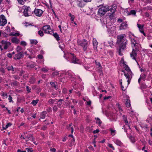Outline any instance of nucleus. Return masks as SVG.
<instances>
[{"label":"nucleus","instance_id":"1","mask_svg":"<svg viewBox=\"0 0 152 152\" xmlns=\"http://www.w3.org/2000/svg\"><path fill=\"white\" fill-rule=\"evenodd\" d=\"M125 35H120L117 37V43L119 45V53L121 55V52L124 50L126 48V46L127 44V41L125 38Z\"/></svg>","mask_w":152,"mask_h":152},{"label":"nucleus","instance_id":"2","mask_svg":"<svg viewBox=\"0 0 152 152\" xmlns=\"http://www.w3.org/2000/svg\"><path fill=\"white\" fill-rule=\"evenodd\" d=\"M121 61H123V64H124V67L125 70L128 72L127 73H126L124 70H122V72L124 73V75L126 77V79H127L128 84H129L130 83V80L132 78V72L128 66L125 64V62L124 61V60L122 59L121 60Z\"/></svg>","mask_w":152,"mask_h":152},{"label":"nucleus","instance_id":"3","mask_svg":"<svg viewBox=\"0 0 152 152\" xmlns=\"http://www.w3.org/2000/svg\"><path fill=\"white\" fill-rule=\"evenodd\" d=\"M111 7L112 6H102L98 9V15L101 17L103 16L107 11H109Z\"/></svg>","mask_w":152,"mask_h":152},{"label":"nucleus","instance_id":"4","mask_svg":"<svg viewBox=\"0 0 152 152\" xmlns=\"http://www.w3.org/2000/svg\"><path fill=\"white\" fill-rule=\"evenodd\" d=\"M78 44L80 46L83 48L84 51L86 50L88 47V42L85 39L81 40H77Z\"/></svg>","mask_w":152,"mask_h":152},{"label":"nucleus","instance_id":"5","mask_svg":"<svg viewBox=\"0 0 152 152\" xmlns=\"http://www.w3.org/2000/svg\"><path fill=\"white\" fill-rule=\"evenodd\" d=\"M112 7H111V9L109 10V11L110 12H109L108 13L110 18L111 20H112L114 17L113 14L115 13L117 8V6L115 5H112Z\"/></svg>","mask_w":152,"mask_h":152},{"label":"nucleus","instance_id":"6","mask_svg":"<svg viewBox=\"0 0 152 152\" xmlns=\"http://www.w3.org/2000/svg\"><path fill=\"white\" fill-rule=\"evenodd\" d=\"M7 23V20L5 17L3 15L0 16V26H4Z\"/></svg>","mask_w":152,"mask_h":152},{"label":"nucleus","instance_id":"7","mask_svg":"<svg viewBox=\"0 0 152 152\" xmlns=\"http://www.w3.org/2000/svg\"><path fill=\"white\" fill-rule=\"evenodd\" d=\"M41 29L44 31L45 33L51 34L50 30H51V28L50 26L49 25L44 26Z\"/></svg>","mask_w":152,"mask_h":152},{"label":"nucleus","instance_id":"8","mask_svg":"<svg viewBox=\"0 0 152 152\" xmlns=\"http://www.w3.org/2000/svg\"><path fill=\"white\" fill-rule=\"evenodd\" d=\"M1 43L2 45L4 47V49L5 50L7 49L11 44V43L10 42L4 40H2L1 41Z\"/></svg>","mask_w":152,"mask_h":152},{"label":"nucleus","instance_id":"9","mask_svg":"<svg viewBox=\"0 0 152 152\" xmlns=\"http://www.w3.org/2000/svg\"><path fill=\"white\" fill-rule=\"evenodd\" d=\"M33 12L36 16L38 17H40L43 13L42 10L39 9L35 8Z\"/></svg>","mask_w":152,"mask_h":152},{"label":"nucleus","instance_id":"10","mask_svg":"<svg viewBox=\"0 0 152 152\" xmlns=\"http://www.w3.org/2000/svg\"><path fill=\"white\" fill-rule=\"evenodd\" d=\"M23 52H21L16 54L14 57V59L15 60H19L20 59L23 57Z\"/></svg>","mask_w":152,"mask_h":152},{"label":"nucleus","instance_id":"11","mask_svg":"<svg viewBox=\"0 0 152 152\" xmlns=\"http://www.w3.org/2000/svg\"><path fill=\"white\" fill-rule=\"evenodd\" d=\"M70 54L73 56L72 59V63L74 64H80V62L79 61V60L75 56H74V54L71 53H70Z\"/></svg>","mask_w":152,"mask_h":152},{"label":"nucleus","instance_id":"12","mask_svg":"<svg viewBox=\"0 0 152 152\" xmlns=\"http://www.w3.org/2000/svg\"><path fill=\"white\" fill-rule=\"evenodd\" d=\"M26 142H27L29 140H31V141L33 142L34 144H35V142H34V139L32 134H28L27 136L26 137ZM36 144L37 145V144Z\"/></svg>","mask_w":152,"mask_h":152},{"label":"nucleus","instance_id":"13","mask_svg":"<svg viewBox=\"0 0 152 152\" xmlns=\"http://www.w3.org/2000/svg\"><path fill=\"white\" fill-rule=\"evenodd\" d=\"M137 51L135 50L134 48H133L132 52L130 54L131 57L133 59L136 60L137 55L136 51Z\"/></svg>","mask_w":152,"mask_h":152},{"label":"nucleus","instance_id":"14","mask_svg":"<svg viewBox=\"0 0 152 152\" xmlns=\"http://www.w3.org/2000/svg\"><path fill=\"white\" fill-rule=\"evenodd\" d=\"M127 26V24L126 23H122L120 26V29L123 30L126 29Z\"/></svg>","mask_w":152,"mask_h":152},{"label":"nucleus","instance_id":"15","mask_svg":"<svg viewBox=\"0 0 152 152\" xmlns=\"http://www.w3.org/2000/svg\"><path fill=\"white\" fill-rule=\"evenodd\" d=\"M93 43L94 49L95 50L97 48L98 42L96 39H93Z\"/></svg>","mask_w":152,"mask_h":152},{"label":"nucleus","instance_id":"16","mask_svg":"<svg viewBox=\"0 0 152 152\" xmlns=\"http://www.w3.org/2000/svg\"><path fill=\"white\" fill-rule=\"evenodd\" d=\"M29 7H27L26 8H25L23 12L24 15L26 17L28 16V11H29Z\"/></svg>","mask_w":152,"mask_h":152},{"label":"nucleus","instance_id":"17","mask_svg":"<svg viewBox=\"0 0 152 152\" xmlns=\"http://www.w3.org/2000/svg\"><path fill=\"white\" fill-rule=\"evenodd\" d=\"M11 41L13 43L18 44L20 42L19 40L16 37H14L11 39Z\"/></svg>","mask_w":152,"mask_h":152},{"label":"nucleus","instance_id":"18","mask_svg":"<svg viewBox=\"0 0 152 152\" xmlns=\"http://www.w3.org/2000/svg\"><path fill=\"white\" fill-rule=\"evenodd\" d=\"M140 44L138 42L134 43V44L132 45V47L133 48L134 47L135 48L134 50H138V48H139Z\"/></svg>","mask_w":152,"mask_h":152},{"label":"nucleus","instance_id":"19","mask_svg":"<svg viewBox=\"0 0 152 152\" xmlns=\"http://www.w3.org/2000/svg\"><path fill=\"white\" fill-rule=\"evenodd\" d=\"M50 84L51 86L53 87L55 89H57V83L56 82H51L50 83Z\"/></svg>","mask_w":152,"mask_h":152},{"label":"nucleus","instance_id":"20","mask_svg":"<svg viewBox=\"0 0 152 152\" xmlns=\"http://www.w3.org/2000/svg\"><path fill=\"white\" fill-rule=\"evenodd\" d=\"M77 5L80 7L82 8L84 6L83 2L82 1H77Z\"/></svg>","mask_w":152,"mask_h":152},{"label":"nucleus","instance_id":"21","mask_svg":"<svg viewBox=\"0 0 152 152\" xmlns=\"http://www.w3.org/2000/svg\"><path fill=\"white\" fill-rule=\"evenodd\" d=\"M72 123H71L70 124H69V125H67L66 128L69 130H70V129H71V133L72 134L73 132L74 129H73V127H71V126H72Z\"/></svg>","mask_w":152,"mask_h":152},{"label":"nucleus","instance_id":"22","mask_svg":"<svg viewBox=\"0 0 152 152\" xmlns=\"http://www.w3.org/2000/svg\"><path fill=\"white\" fill-rule=\"evenodd\" d=\"M47 113V112L45 111H43L40 114V118L44 119Z\"/></svg>","mask_w":152,"mask_h":152},{"label":"nucleus","instance_id":"23","mask_svg":"<svg viewBox=\"0 0 152 152\" xmlns=\"http://www.w3.org/2000/svg\"><path fill=\"white\" fill-rule=\"evenodd\" d=\"M35 79L33 77H31L29 80V82L30 84H33L35 82Z\"/></svg>","mask_w":152,"mask_h":152},{"label":"nucleus","instance_id":"24","mask_svg":"<svg viewBox=\"0 0 152 152\" xmlns=\"http://www.w3.org/2000/svg\"><path fill=\"white\" fill-rule=\"evenodd\" d=\"M137 25L138 27L139 28L140 32H141L142 31V32H143V25L137 24Z\"/></svg>","mask_w":152,"mask_h":152},{"label":"nucleus","instance_id":"25","mask_svg":"<svg viewBox=\"0 0 152 152\" xmlns=\"http://www.w3.org/2000/svg\"><path fill=\"white\" fill-rule=\"evenodd\" d=\"M136 11L134 10H131L130 12H129L127 14L128 15H134V16L136 15Z\"/></svg>","mask_w":152,"mask_h":152},{"label":"nucleus","instance_id":"26","mask_svg":"<svg viewBox=\"0 0 152 152\" xmlns=\"http://www.w3.org/2000/svg\"><path fill=\"white\" fill-rule=\"evenodd\" d=\"M53 36L57 41H59L60 40V38L59 37V35L57 33H55L53 34Z\"/></svg>","mask_w":152,"mask_h":152},{"label":"nucleus","instance_id":"27","mask_svg":"<svg viewBox=\"0 0 152 152\" xmlns=\"http://www.w3.org/2000/svg\"><path fill=\"white\" fill-rule=\"evenodd\" d=\"M95 119L96 120V123L98 124L99 125H100L102 123V122L100 120V119L98 118H95Z\"/></svg>","mask_w":152,"mask_h":152},{"label":"nucleus","instance_id":"28","mask_svg":"<svg viewBox=\"0 0 152 152\" xmlns=\"http://www.w3.org/2000/svg\"><path fill=\"white\" fill-rule=\"evenodd\" d=\"M35 66L34 64H28L26 65V66L29 68H34Z\"/></svg>","mask_w":152,"mask_h":152},{"label":"nucleus","instance_id":"29","mask_svg":"<svg viewBox=\"0 0 152 152\" xmlns=\"http://www.w3.org/2000/svg\"><path fill=\"white\" fill-rule=\"evenodd\" d=\"M131 44L132 45L134 44V43L138 42L134 38H131L130 39Z\"/></svg>","mask_w":152,"mask_h":152},{"label":"nucleus","instance_id":"30","mask_svg":"<svg viewBox=\"0 0 152 152\" xmlns=\"http://www.w3.org/2000/svg\"><path fill=\"white\" fill-rule=\"evenodd\" d=\"M39 100L38 99H37L36 100H33L31 102V104L33 105L34 106H35L36 104L38 103Z\"/></svg>","mask_w":152,"mask_h":152},{"label":"nucleus","instance_id":"31","mask_svg":"<svg viewBox=\"0 0 152 152\" xmlns=\"http://www.w3.org/2000/svg\"><path fill=\"white\" fill-rule=\"evenodd\" d=\"M12 125V124L10 123H7V125L5 126V127H3V129H6L7 128H8V127Z\"/></svg>","mask_w":152,"mask_h":152},{"label":"nucleus","instance_id":"32","mask_svg":"<svg viewBox=\"0 0 152 152\" xmlns=\"http://www.w3.org/2000/svg\"><path fill=\"white\" fill-rule=\"evenodd\" d=\"M115 143L117 145L120 146H121L122 144V142L118 140H116Z\"/></svg>","mask_w":152,"mask_h":152},{"label":"nucleus","instance_id":"33","mask_svg":"<svg viewBox=\"0 0 152 152\" xmlns=\"http://www.w3.org/2000/svg\"><path fill=\"white\" fill-rule=\"evenodd\" d=\"M130 101L129 99H127L126 101V105L127 107H129L130 106Z\"/></svg>","mask_w":152,"mask_h":152},{"label":"nucleus","instance_id":"34","mask_svg":"<svg viewBox=\"0 0 152 152\" xmlns=\"http://www.w3.org/2000/svg\"><path fill=\"white\" fill-rule=\"evenodd\" d=\"M56 100H58V102H59L58 105V107H59V106L61 105L62 104V102L64 101V100L63 99H56Z\"/></svg>","mask_w":152,"mask_h":152},{"label":"nucleus","instance_id":"35","mask_svg":"<svg viewBox=\"0 0 152 152\" xmlns=\"http://www.w3.org/2000/svg\"><path fill=\"white\" fill-rule=\"evenodd\" d=\"M7 69L8 71L12 70V71H14V69L13 68L12 66H8L7 67Z\"/></svg>","mask_w":152,"mask_h":152},{"label":"nucleus","instance_id":"36","mask_svg":"<svg viewBox=\"0 0 152 152\" xmlns=\"http://www.w3.org/2000/svg\"><path fill=\"white\" fill-rule=\"evenodd\" d=\"M110 130L111 132L112 136H114L115 135V130H113L111 128L110 129Z\"/></svg>","mask_w":152,"mask_h":152},{"label":"nucleus","instance_id":"37","mask_svg":"<svg viewBox=\"0 0 152 152\" xmlns=\"http://www.w3.org/2000/svg\"><path fill=\"white\" fill-rule=\"evenodd\" d=\"M69 16L71 17L70 20L71 21H73L75 19V16L74 15H72L71 13L69 14Z\"/></svg>","mask_w":152,"mask_h":152},{"label":"nucleus","instance_id":"38","mask_svg":"<svg viewBox=\"0 0 152 152\" xmlns=\"http://www.w3.org/2000/svg\"><path fill=\"white\" fill-rule=\"evenodd\" d=\"M38 34L41 37H42L44 35V33L41 30H39L38 32Z\"/></svg>","mask_w":152,"mask_h":152},{"label":"nucleus","instance_id":"39","mask_svg":"<svg viewBox=\"0 0 152 152\" xmlns=\"http://www.w3.org/2000/svg\"><path fill=\"white\" fill-rule=\"evenodd\" d=\"M121 80V81L120 82V84H121V88L122 89L123 91H125L126 88V86H123L122 85V83L121 82L122 80Z\"/></svg>","mask_w":152,"mask_h":152},{"label":"nucleus","instance_id":"40","mask_svg":"<svg viewBox=\"0 0 152 152\" xmlns=\"http://www.w3.org/2000/svg\"><path fill=\"white\" fill-rule=\"evenodd\" d=\"M11 85L16 86L18 85V82L16 81H14L11 83Z\"/></svg>","mask_w":152,"mask_h":152},{"label":"nucleus","instance_id":"41","mask_svg":"<svg viewBox=\"0 0 152 152\" xmlns=\"http://www.w3.org/2000/svg\"><path fill=\"white\" fill-rule=\"evenodd\" d=\"M38 43L36 40L32 39L31 40V44L36 45Z\"/></svg>","mask_w":152,"mask_h":152},{"label":"nucleus","instance_id":"42","mask_svg":"<svg viewBox=\"0 0 152 152\" xmlns=\"http://www.w3.org/2000/svg\"><path fill=\"white\" fill-rule=\"evenodd\" d=\"M54 101L53 99H50L48 101V102L49 104H53Z\"/></svg>","mask_w":152,"mask_h":152},{"label":"nucleus","instance_id":"43","mask_svg":"<svg viewBox=\"0 0 152 152\" xmlns=\"http://www.w3.org/2000/svg\"><path fill=\"white\" fill-rule=\"evenodd\" d=\"M97 68L98 69V72L101 74V73H102V66L101 65V66H98V67H97Z\"/></svg>","mask_w":152,"mask_h":152},{"label":"nucleus","instance_id":"44","mask_svg":"<svg viewBox=\"0 0 152 152\" xmlns=\"http://www.w3.org/2000/svg\"><path fill=\"white\" fill-rule=\"evenodd\" d=\"M59 74V72H54L52 74V76L55 77Z\"/></svg>","mask_w":152,"mask_h":152},{"label":"nucleus","instance_id":"45","mask_svg":"<svg viewBox=\"0 0 152 152\" xmlns=\"http://www.w3.org/2000/svg\"><path fill=\"white\" fill-rule=\"evenodd\" d=\"M29 11H28V16H31L32 14H33L34 12L32 11H31L30 8L29 7Z\"/></svg>","mask_w":152,"mask_h":152},{"label":"nucleus","instance_id":"46","mask_svg":"<svg viewBox=\"0 0 152 152\" xmlns=\"http://www.w3.org/2000/svg\"><path fill=\"white\" fill-rule=\"evenodd\" d=\"M22 50V48L20 46H18L16 48V50L17 52H19Z\"/></svg>","mask_w":152,"mask_h":152},{"label":"nucleus","instance_id":"47","mask_svg":"<svg viewBox=\"0 0 152 152\" xmlns=\"http://www.w3.org/2000/svg\"><path fill=\"white\" fill-rule=\"evenodd\" d=\"M129 138L132 142H135V140L134 137L132 136H130L129 137Z\"/></svg>","mask_w":152,"mask_h":152},{"label":"nucleus","instance_id":"48","mask_svg":"<svg viewBox=\"0 0 152 152\" xmlns=\"http://www.w3.org/2000/svg\"><path fill=\"white\" fill-rule=\"evenodd\" d=\"M8 100H9V102H13L12 101V97L10 96L9 95V98H8Z\"/></svg>","mask_w":152,"mask_h":152},{"label":"nucleus","instance_id":"49","mask_svg":"<svg viewBox=\"0 0 152 152\" xmlns=\"http://www.w3.org/2000/svg\"><path fill=\"white\" fill-rule=\"evenodd\" d=\"M53 111L56 112L58 110L57 107L56 106L53 107Z\"/></svg>","mask_w":152,"mask_h":152},{"label":"nucleus","instance_id":"50","mask_svg":"<svg viewBox=\"0 0 152 152\" xmlns=\"http://www.w3.org/2000/svg\"><path fill=\"white\" fill-rule=\"evenodd\" d=\"M13 77L14 79L15 80H19L20 78V77H19L17 75H13Z\"/></svg>","mask_w":152,"mask_h":152},{"label":"nucleus","instance_id":"51","mask_svg":"<svg viewBox=\"0 0 152 152\" xmlns=\"http://www.w3.org/2000/svg\"><path fill=\"white\" fill-rule=\"evenodd\" d=\"M20 45L23 46H26V43L24 41H22L20 42Z\"/></svg>","mask_w":152,"mask_h":152},{"label":"nucleus","instance_id":"52","mask_svg":"<svg viewBox=\"0 0 152 152\" xmlns=\"http://www.w3.org/2000/svg\"><path fill=\"white\" fill-rule=\"evenodd\" d=\"M48 69L45 68H43L41 69V70L44 72H46L48 71Z\"/></svg>","mask_w":152,"mask_h":152},{"label":"nucleus","instance_id":"53","mask_svg":"<svg viewBox=\"0 0 152 152\" xmlns=\"http://www.w3.org/2000/svg\"><path fill=\"white\" fill-rule=\"evenodd\" d=\"M26 0H18V2L20 4H23L24 3L23 1H26Z\"/></svg>","mask_w":152,"mask_h":152},{"label":"nucleus","instance_id":"54","mask_svg":"<svg viewBox=\"0 0 152 152\" xmlns=\"http://www.w3.org/2000/svg\"><path fill=\"white\" fill-rule=\"evenodd\" d=\"M145 9L147 10H152V7L150 6H147L145 7Z\"/></svg>","mask_w":152,"mask_h":152},{"label":"nucleus","instance_id":"55","mask_svg":"<svg viewBox=\"0 0 152 152\" xmlns=\"http://www.w3.org/2000/svg\"><path fill=\"white\" fill-rule=\"evenodd\" d=\"M146 75L145 74H142L141 75L140 77H141L142 79H144L146 77Z\"/></svg>","mask_w":152,"mask_h":152},{"label":"nucleus","instance_id":"56","mask_svg":"<svg viewBox=\"0 0 152 152\" xmlns=\"http://www.w3.org/2000/svg\"><path fill=\"white\" fill-rule=\"evenodd\" d=\"M26 89L28 93H29L31 92V88L29 87L28 86H26Z\"/></svg>","mask_w":152,"mask_h":152},{"label":"nucleus","instance_id":"57","mask_svg":"<svg viewBox=\"0 0 152 152\" xmlns=\"http://www.w3.org/2000/svg\"><path fill=\"white\" fill-rule=\"evenodd\" d=\"M1 95L3 96H7V93L2 92L1 93Z\"/></svg>","mask_w":152,"mask_h":152},{"label":"nucleus","instance_id":"58","mask_svg":"<svg viewBox=\"0 0 152 152\" xmlns=\"http://www.w3.org/2000/svg\"><path fill=\"white\" fill-rule=\"evenodd\" d=\"M0 71L3 74L5 73V70L3 67H1L0 69Z\"/></svg>","mask_w":152,"mask_h":152},{"label":"nucleus","instance_id":"59","mask_svg":"<svg viewBox=\"0 0 152 152\" xmlns=\"http://www.w3.org/2000/svg\"><path fill=\"white\" fill-rule=\"evenodd\" d=\"M108 146L109 147H110L111 148H112L113 150H114V148L112 144H109Z\"/></svg>","mask_w":152,"mask_h":152},{"label":"nucleus","instance_id":"60","mask_svg":"<svg viewBox=\"0 0 152 152\" xmlns=\"http://www.w3.org/2000/svg\"><path fill=\"white\" fill-rule=\"evenodd\" d=\"M99 132V130L98 129H96V130H94L93 132L94 134H96L98 133Z\"/></svg>","mask_w":152,"mask_h":152},{"label":"nucleus","instance_id":"61","mask_svg":"<svg viewBox=\"0 0 152 152\" xmlns=\"http://www.w3.org/2000/svg\"><path fill=\"white\" fill-rule=\"evenodd\" d=\"M43 57V56L42 55L39 54L38 55V58L39 59H42Z\"/></svg>","mask_w":152,"mask_h":152},{"label":"nucleus","instance_id":"62","mask_svg":"<svg viewBox=\"0 0 152 152\" xmlns=\"http://www.w3.org/2000/svg\"><path fill=\"white\" fill-rule=\"evenodd\" d=\"M46 110L48 112H50L51 111V107H49L47 108Z\"/></svg>","mask_w":152,"mask_h":152},{"label":"nucleus","instance_id":"63","mask_svg":"<svg viewBox=\"0 0 152 152\" xmlns=\"http://www.w3.org/2000/svg\"><path fill=\"white\" fill-rule=\"evenodd\" d=\"M26 149L27 150V152H32L33 151L31 148H26Z\"/></svg>","mask_w":152,"mask_h":152},{"label":"nucleus","instance_id":"64","mask_svg":"<svg viewBox=\"0 0 152 152\" xmlns=\"http://www.w3.org/2000/svg\"><path fill=\"white\" fill-rule=\"evenodd\" d=\"M7 56L9 58H11L12 57V54L10 53H9L7 54Z\"/></svg>","mask_w":152,"mask_h":152}]
</instances>
